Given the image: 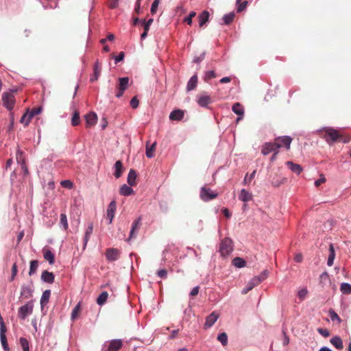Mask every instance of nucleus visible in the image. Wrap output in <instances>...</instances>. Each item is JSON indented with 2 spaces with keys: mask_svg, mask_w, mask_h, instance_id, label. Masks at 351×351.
<instances>
[{
  "mask_svg": "<svg viewBox=\"0 0 351 351\" xmlns=\"http://www.w3.org/2000/svg\"><path fill=\"white\" fill-rule=\"evenodd\" d=\"M321 132L322 137L330 145L337 141L346 143L350 140L349 136H343L337 130L332 128H325Z\"/></svg>",
  "mask_w": 351,
  "mask_h": 351,
  "instance_id": "obj_1",
  "label": "nucleus"
},
{
  "mask_svg": "<svg viewBox=\"0 0 351 351\" xmlns=\"http://www.w3.org/2000/svg\"><path fill=\"white\" fill-rule=\"evenodd\" d=\"M233 250L232 241L230 238L223 239L219 244V252L222 256L229 255Z\"/></svg>",
  "mask_w": 351,
  "mask_h": 351,
  "instance_id": "obj_2",
  "label": "nucleus"
},
{
  "mask_svg": "<svg viewBox=\"0 0 351 351\" xmlns=\"http://www.w3.org/2000/svg\"><path fill=\"white\" fill-rule=\"evenodd\" d=\"M3 105L8 110L13 109L15 104V99L12 92H5L2 95Z\"/></svg>",
  "mask_w": 351,
  "mask_h": 351,
  "instance_id": "obj_3",
  "label": "nucleus"
},
{
  "mask_svg": "<svg viewBox=\"0 0 351 351\" xmlns=\"http://www.w3.org/2000/svg\"><path fill=\"white\" fill-rule=\"evenodd\" d=\"M34 305L32 302H28L25 305L21 306L18 311V317L21 319H25L28 315L33 312Z\"/></svg>",
  "mask_w": 351,
  "mask_h": 351,
  "instance_id": "obj_4",
  "label": "nucleus"
},
{
  "mask_svg": "<svg viewBox=\"0 0 351 351\" xmlns=\"http://www.w3.org/2000/svg\"><path fill=\"white\" fill-rule=\"evenodd\" d=\"M199 195L203 201L207 202L216 198L218 196V193L206 186H203L200 190Z\"/></svg>",
  "mask_w": 351,
  "mask_h": 351,
  "instance_id": "obj_5",
  "label": "nucleus"
},
{
  "mask_svg": "<svg viewBox=\"0 0 351 351\" xmlns=\"http://www.w3.org/2000/svg\"><path fill=\"white\" fill-rule=\"evenodd\" d=\"M129 86V78L128 77H119V84L117 86V91L116 93V97H121L124 91L128 88Z\"/></svg>",
  "mask_w": 351,
  "mask_h": 351,
  "instance_id": "obj_6",
  "label": "nucleus"
},
{
  "mask_svg": "<svg viewBox=\"0 0 351 351\" xmlns=\"http://www.w3.org/2000/svg\"><path fill=\"white\" fill-rule=\"evenodd\" d=\"M6 332V327L3 322V318L0 317V339L2 346L5 351L9 350L8 344L7 342V338L5 335Z\"/></svg>",
  "mask_w": 351,
  "mask_h": 351,
  "instance_id": "obj_7",
  "label": "nucleus"
},
{
  "mask_svg": "<svg viewBox=\"0 0 351 351\" xmlns=\"http://www.w3.org/2000/svg\"><path fill=\"white\" fill-rule=\"evenodd\" d=\"M282 147V145L280 143H267L263 146L261 152L263 155H267L272 152H276L278 148Z\"/></svg>",
  "mask_w": 351,
  "mask_h": 351,
  "instance_id": "obj_8",
  "label": "nucleus"
},
{
  "mask_svg": "<svg viewBox=\"0 0 351 351\" xmlns=\"http://www.w3.org/2000/svg\"><path fill=\"white\" fill-rule=\"evenodd\" d=\"M265 277L256 276L252 278L241 291L242 294L245 295L251 291L254 287L260 284Z\"/></svg>",
  "mask_w": 351,
  "mask_h": 351,
  "instance_id": "obj_9",
  "label": "nucleus"
},
{
  "mask_svg": "<svg viewBox=\"0 0 351 351\" xmlns=\"http://www.w3.org/2000/svg\"><path fill=\"white\" fill-rule=\"evenodd\" d=\"M219 317V314L217 312L214 311L211 314H210L206 318V322L204 325V328L205 329H208L210 327H212L214 324L217 322Z\"/></svg>",
  "mask_w": 351,
  "mask_h": 351,
  "instance_id": "obj_10",
  "label": "nucleus"
},
{
  "mask_svg": "<svg viewBox=\"0 0 351 351\" xmlns=\"http://www.w3.org/2000/svg\"><path fill=\"white\" fill-rule=\"evenodd\" d=\"M120 252L117 249L108 248L106 252V257L108 261L112 262L119 258Z\"/></svg>",
  "mask_w": 351,
  "mask_h": 351,
  "instance_id": "obj_11",
  "label": "nucleus"
},
{
  "mask_svg": "<svg viewBox=\"0 0 351 351\" xmlns=\"http://www.w3.org/2000/svg\"><path fill=\"white\" fill-rule=\"evenodd\" d=\"M141 225V217H138L132 223V226L130 233V237H129V239H128V241H129L130 239L136 237V233L138 232V230L140 229Z\"/></svg>",
  "mask_w": 351,
  "mask_h": 351,
  "instance_id": "obj_12",
  "label": "nucleus"
},
{
  "mask_svg": "<svg viewBox=\"0 0 351 351\" xmlns=\"http://www.w3.org/2000/svg\"><path fill=\"white\" fill-rule=\"evenodd\" d=\"M123 346V342L121 339H112L108 342V351H118Z\"/></svg>",
  "mask_w": 351,
  "mask_h": 351,
  "instance_id": "obj_13",
  "label": "nucleus"
},
{
  "mask_svg": "<svg viewBox=\"0 0 351 351\" xmlns=\"http://www.w3.org/2000/svg\"><path fill=\"white\" fill-rule=\"evenodd\" d=\"M86 127L90 128L95 125L97 121V115L94 112H90L85 115Z\"/></svg>",
  "mask_w": 351,
  "mask_h": 351,
  "instance_id": "obj_14",
  "label": "nucleus"
},
{
  "mask_svg": "<svg viewBox=\"0 0 351 351\" xmlns=\"http://www.w3.org/2000/svg\"><path fill=\"white\" fill-rule=\"evenodd\" d=\"M32 283L29 285H23L21 289V296L28 299L32 297L33 295Z\"/></svg>",
  "mask_w": 351,
  "mask_h": 351,
  "instance_id": "obj_15",
  "label": "nucleus"
},
{
  "mask_svg": "<svg viewBox=\"0 0 351 351\" xmlns=\"http://www.w3.org/2000/svg\"><path fill=\"white\" fill-rule=\"evenodd\" d=\"M117 209V203L114 200H112L108 205L107 209V218L109 219V223L112 222L113 218L114 217V213Z\"/></svg>",
  "mask_w": 351,
  "mask_h": 351,
  "instance_id": "obj_16",
  "label": "nucleus"
},
{
  "mask_svg": "<svg viewBox=\"0 0 351 351\" xmlns=\"http://www.w3.org/2000/svg\"><path fill=\"white\" fill-rule=\"evenodd\" d=\"M93 70H94L93 75L90 79V82H92L97 81L98 80V78L101 74V65L98 60H97L95 62L94 66H93Z\"/></svg>",
  "mask_w": 351,
  "mask_h": 351,
  "instance_id": "obj_17",
  "label": "nucleus"
},
{
  "mask_svg": "<svg viewBox=\"0 0 351 351\" xmlns=\"http://www.w3.org/2000/svg\"><path fill=\"white\" fill-rule=\"evenodd\" d=\"M291 142L292 138L288 136L278 137L275 139V143H280L282 145V147H285L287 149H289Z\"/></svg>",
  "mask_w": 351,
  "mask_h": 351,
  "instance_id": "obj_18",
  "label": "nucleus"
},
{
  "mask_svg": "<svg viewBox=\"0 0 351 351\" xmlns=\"http://www.w3.org/2000/svg\"><path fill=\"white\" fill-rule=\"evenodd\" d=\"M197 102L199 106L202 107H206L208 104L212 103V100L210 96L201 95L198 97Z\"/></svg>",
  "mask_w": 351,
  "mask_h": 351,
  "instance_id": "obj_19",
  "label": "nucleus"
},
{
  "mask_svg": "<svg viewBox=\"0 0 351 351\" xmlns=\"http://www.w3.org/2000/svg\"><path fill=\"white\" fill-rule=\"evenodd\" d=\"M232 110L235 114L239 116L237 119V122H239L243 118L244 114L243 107L241 104L237 102L232 106Z\"/></svg>",
  "mask_w": 351,
  "mask_h": 351,
  "instance_id": "obj_20",
  "label": "nucleus"
},
{
  "mask_svg": "<svg viewBox=\"0 0 351 351\" xmlns=\"http://www.w3.org/2000/svg\"><path fill=\"white\" fill-rule=\"evenodd\" d=\"M184 112L182 110L177 109L173 110L169 114V119L171 121H180L183 119Z\"/></svg>",
  "mask_w": 351,
  "mask_h": 351,
  "instance_id": "obj_21",
  "label": "nucleus"
},
{
  "mask_svg": "<svg viewBox=\"0 0 351 351\" xmlns=\"http://www.w3.org/2000/svg\"><path fill=\"white\" fill-rule=\"evenodd\" d=\"M55 276L52 272L47 270L43 271L41 274V279L43 281L47 283H53L54 282Z\"/></svg>",
  "mask_w": 351,
  "mask_h": 351,
  "instance_id": "obj_22",
  "label": "nucleus"
},
{
  "mask_svg": "<svg viewBox=\"0 0 351 351\" xmlns=\"http://www.w3.org/2000/svg\"><path fill=\"white\" fill-rule=\"evenodd\" d=\"M136 177L137 174L134 169H131L128 173L127 181L129 185L135 186L136 185Z\"/></svg>",
  "mask_w": 351,
  "mask_h": 351,
  "instance_id": "obj_23",
  "label": "nucleus"
},
{
  "mask_svg": "<svg viewBox=\"0 0 351 351\" xmlns=\"http://www.w3.org/2000/svg\"><path fill=\"white\" fill-rule=\"evenodd\" d=\"M132 186H128L127 184H123L120 187L119 193L121 195L129 196L134 193V190L131 187Z\"/></svg>",
  "mask_w": 351,
  "mask_h": 351,
  "instance_id": "obj_24",
  "label": "nucleus"
},
{
  "mask_svg": "<svg viewBox=\"0 0 351 351\" xmlns=\"http://www.w3.org/2000/svg\"><path fill=\"white\" fill-rule=\"evenodd\" d=\"M239 199L244 202H249L252 199V194L245 189H242L239 195Z\"/></svg>",
  "mask_w": 351,
  "mask_h": 351,
  "instance_id": "obj_25",
  "label": "nucleus"
},
{
  "mask_svg": "<svg viewBox=\"0 0 351 351\" xmlns=\"http://www.w3.org/2000/svg\"><path fill=\"white\" fill-rule=\"evenodd\" d=\"M44 258L49 262V264L52 265L54 263L55 257L54 254L49 249L43 250Z\"/></svg>",
  "mask_w": 351,
  "mask_h": 351,
  "instance_id": "obj_26",
  "label": "nucleus"
},
{
  "mask_svg": "<svg viewBox=\"0 0 351 351\" xmlns=\"http://www.w3.org/2000/svg\"><path fill=\"white\" fill-rule=\"evenodd\" d=\"M209 12L206 10L203 11L198 16L199 27H202L209 19Z\"/></svg>",
  "mask_w": 351,
  "mask_h": 351,
  "instance_id": "obj_27",
  "label": "nucleus"
},
{
  "mask_svg": "<svg viewBox=\"0 0 351 351\" xmlns=\"http://www.w3.org/2000/svg\"><path fill=\"white\" fill-rule=\"evenodd\" d=\"M156 142H154L152 145L149 146V142L146 143V156L152 158L154 156V152L156 149Z\"/></svg>",
  "mask_w": 351,
  "mask_h": 351,
  "instance_id": "obj_28",
  "label": "nucleus"
},
{
  "mask_svg": "<svg viewBox=\"0 0 351 351\" xmlns=\"http://www.w3.org/2000/svg\"><path fill=\"white\" fill-rule=\"evenodd\" d=\"M197 84V75H193L189 81L188 82L186 89L188 91H191L192 90H194Z\"/></svg>",
  "mask_w": 351,
  "mask_h": 351,
  "instance_id": "obj_29",
  "label": "nucleus"
},
{
  "mask_svg": "<svg viewBox=\"0 0 351 351\" xmlns=\"http://www.w3.org/2000/svg\"><path fill=\"white\" fill-rule=\"evenodd\" d=\"M115 171L114 176L116 178H119L121 176L123 173V164L121 160L116 161L114 164Z\"/></svg>",
  "mask_w": 351,
  "mask_h": 351,
  "instance_id": "obj_30",
  "label": "nucleus"
},
{
  "mask_svg": "<svg viewBox=\"0 0 351 351\" xmlns=\"http://www.w3.org/2000/svg\"><path fill=\"white\" fill-rule=\"evenodd\" d=\"M287 167L294 173L300 174L302 171V168L300 165L295 164L293 162H287Z\"/></svg>",
  "mask_w": 351,
  "mask_h": 351,
  "instance_id": "obj_31",
  "label": "nucleus"
},
{
  "mask_svg": "<svg viewBox=\"0 0 351 351\" xmlns=\"http://www.w3.org/2000/svg\"><path fill=\"white\" fill-rule=\"evenodd\" d=\"M50 295H51V291L49 289L45 290L43 293L42 297L40 298V305H41L42 308L49 302Z\"/></svg>",
  "mask_w": 351,
  "mask_h": 351,
  "instance_id": "obj_32",
  "label": "nucleus"
},
{
  "mask_svg": "<svg viewBox=\"0 0 351 351\" xmlns=\"http://www.w3.org/2000/svg\"><path fill=\"white\" fill-rule=\"evenodd\" d=\"M33 117H34L32 116V114L29 111H27L22 116L20 122L24 124L25 126H27L28 125V124L29 123Z\"/></svg>",
  "mask_w": 351,
  "mask_h": 351,
  "instance_id": "obj_33",
  "label": "nucleus"
},
{
  "mask_svg": "<svg viewBox=\"0 0 351 351\" xmlns=\"http://www.w3.org/2000/svg\"><path fill=\"white\" fill-rule=\"evenodd\" d=\"M330 343L337 349L341 350L343 348L341 339L337 336L332 337L330 339Z\"/></svg>",
  "mask_w": 351,
  "mask_h": 351,
  "instance_id": "obj_34",
  "label": "nucleus"
},
{
  "mask_svg": "<svg viewBox=\"0 0 351 351\" xmlns=\"http://www.w3.org/2000/svg\"><path fill=\"white\" fill-rule=\"evenodd\" d=\"M329 252H330V254L328 256L327 265L328 266H332L333 265L334 259L335 258V252L334 246L332 244L330 245Z\"/></svg>",
  "mask_w": 351,
  "mask_h": 351,
  "instance_id": "obj_35",
  "label": "nucleus"
},
{
  "mask_svg": "<svg viewBox=\"0 0 351 351\" xmlns=\"http://www.w3.org/2000/svg\"><path fill=\"white\" fill-rule=\"evenodd\" d=\"M232 264L238 268H241L245 266L246 262L244 259L240 257H236L232 260Z\"/></svg>",
  "mask_w": 351,
  "mask_h": 351,
  "instance_id": "obj_36",
  "label": "nucleus"
},
{
  "mask_svg": "<svg viewBox=\"0 0 351 351\" xmlns=\"http://www.w3.org/2000/svg\"><path fill=\"white\" fill-rule=\"evenodd\" d=\"M108 298V293L106 291H103L97 298V303L99 305H103Z\"/></svg>",
  "mask_w": 351,
  "mask_h": 351,
  "instance_id": "obj_37",
  "label": "nucleus"
},
{
  "mask_svg": "<svg viewBox=\"0 0 351 351\" xmlns=\"http://www.w3.org/2000/svg\"><path fill=\"white\" fill-rule=\"evenodd\" d=\"M286 179L285 178H280L277 175L273 178L271 181V184L275 187L280 186L282 184L285 182Z\"/></svg>",
  "mask_w": 351,
  "mask_h": 351,
  "instance_id": "obj_38",
  "label": "nucleus"
},
{
  "mask_svg": "<svg viewBox=\"0 0 351 351\" xmlns=\"http://www.w3.org/2000/svg\"><path fill=\"white\" fill-rule=\"evenodd\" d=\"M234 16H235V14L234 12H230V13L224 15L223 17L224 23L226 25L230 24L233 21Z\"/></svg>",
  "mask_w": 351,
  "mask_h": 351,
  "instance_id": "obj_39",
  "label": "nucleus"
},
{
  "mask_svg": "<svg viewBox=\"0 0 351 351\" xmlns=\"http://www.w3.org/2000/svg\"><path fill=\"white\" fill-rule=\"evenodd\" d=\"M340 290L344 294H350L351 285H350L349 283L343 282L341 285Z\"/></svg>",
  "mask_w": 351,
  "mask_h": 351,
  "instance_id": "obj_40",
  "label": "nucleus"
},
{
  "mask_svg": "<svg viewBox=\"0 0 351 351\" xmlns=\"http://www.w3.org/2000/svg\"><path fill=\"white\" fill-rule=\"evenodd\" d=\"M328 315L331 319L332 321L335 322L337 321L339 324L341 322V319L339 317V316L335 313V311L333 309H330L328 311Z\"/></svg>",
  "mask_w": 351,
  "mask_h": 351,
  "instance_id": "obj_41",
  "label": "nucleus"
},
{
  "mask_svg": "<svg viewBox=\"0 0 351 351\" xmlns=\"http://www.w3.org/2000/svg\"><path fill=\"white\" fill-rule=\"evenodd\" d=\"M38 267V263L37 261H32L30 262V268H29V276H32V274H34L37 268Z\"/></svg>",
  "mask_w": 351,
  "mask_h": 351,
  "instance_id": "obj_42",
  "label": "nucleus"
},
{
  "mask_svg": "<svg viewBox=\"0 0 351 351\" xmlns=\"http://www.w3.org/2000/svg\"><path fill=\"white\" fill-rule=\"evenodd\" d=\"M80 123V113L78 111H75L71 119V124L73 126H76Z\"/></svg>",
  "mask_w": 351,
  "mask_h": 351,
  "instance_id": "obj_43",
  "label": "nucleus"
},
{
  "mask_svg": "<svg viewBox=\"0 0 351 351\" xmlns=\"http://www.w3.org/2000/svg\"><path fill=\"white\" fill-rule=\"evenodd\" d=\"M20 344L21 348H23V351H29V343L27 339L24 337H21L20 339Z\"/></svg>",
  "mask_w": 351,
  "mask_h": 351,
  "instance_id": "obj_44",
  "label": "nucleus"
},
{
  "mask_svg": "<svg viewBox=\"0 0 351 351\" xmlns=\"http://www.w3.org/2000/svg\"><path fill=\"white\" fill-rule=\"evenodd\" d=\"M216 77V74L214 71H206L204 76V80L206 82H208L210 79L215 78Z\"/></svg>",
  "mask_w": 351,
  "mask_h": 351,
  "instance_id": "obj_45",
  "label": "nucleus"
},
{
  "mask_svg": "<svg viewBox=\"0 0 351 351\" xmlns=\"http://www.w3.org/2000/svg\"><path fill=\"white\" fill-rule=\"evenodd\" d=\"M217 339L221 343L223 346H226L228 343V336L226 332L219 334L217 337Z\"/></svg>",
  "mask_w": 351,
  "mask_h": 351,
  "instance_id": "obj_46",
  "label": "nucleus"
},
{
  "mask_svg": "<svg viewBox=\"0 0 351 351\" xmlns=\"http://www.w3.org/2000/svg\"><path fill=\"white\" fill-rule=\"evenodd\" d=\"M60 224L63 226L64 230L68 229V223H67V217L66 214L62 213L60 215Z\"/></svg>",
  "mask_w": 351,
  "mask_h": 351,
  "instance_id": "obj_47",
  "label": "nucleus"
},
{
  "mask_svg": "<svg viewBox=\"0 0 351 351\" xmlns=\"http://www.w3.org/2000/svg\"><path fill=\"white\" fill-rule=\"evenodd\" d=\"M80 312V303H78L72 311L71 319H75Z\"/></svg>",
  "mask_w": 351,
  "mask_h": 351,
  "instance_id": "obj_48",
  "label": "nucleus"
},
{
  "mask_svg": "<svg viewBox=\"0 0 351 351\" xmlns=\"http://www.w3.org/2000/svg\"><path fill=\"white\" fill-rule=\"evenodd\" d=\"M195 16H196L195 12H194V11L191 12L189 16L184 19V22H186L189 25H191L193 18H194Z\"/></svg>",
  "mask_w": 351,
  "mask_h": 351,
  "instance_id": "obj_49",
  "label": "nucleus"
},
{
  "mask_svg": "<svg viewBox=\"0 0 351 351\" xmlns=\"http://www.w3.org/2000/svg\"><path fill=\"white\" fill-rule=\"evenodd\" d=\"M157 275L160 278L165 279L167 277V271L165 269H160L158 271Z\"/></svg>",
  "mask_w": 351,
  "mask_h": 351,
  "instance_id": "obj_50",
  "label": "nucleus"
},
{
  "mask_svg": "<svg viewBox=\"0 0 351 351\" xmlns=\"http://www.w3.org/2000/svg\"><path fill=\"white\" fill-rule=\"evenodd\" d=\"M159 3H160L159 0H154V2L152 3V7H151V12L152 14L156 13L158 6L159 5Z\"/></svg>",
  "mask_w": 351,
  "mask_h": 351,
  "instance_id": "obj_51",
  "label": "nucleus"
},
{
  "mask_svg": "<svg viewBox=\"0 0 351 351\" xmlns=\"http://www.w3.org/2000/svg\"><path fill=\"white\" fill-rule=\"evenodd\" d=\"M307 293L308 291L306 289H302L300 291H299L298 296L301 300H303L306 298Z\"/></svg>",
  "mask_w": 351,
  "mask_h": 351,
  "instance_id": "obj_52",
  "label": "nucleus"
},
{
  "mask_svg": "<svg viewBox=\"0 0 351 351\" xmlns=\"http://www.w3.org/2000/svg\"><path fill=\"white\" fill-rule=\"evenodd\" d=\"M17 271H18V270H17L16 264L14 263L12 265V276H11L10 281L14 280V279L15 278V276L17 274Z\"/></svg>",
  "mask_w": 351,
  "mask_h": 351,
  "instance_id": "obj_53",
  "label": "nucleus"
},
{
  "mask_svg": "<svg viewBox=\"0 0 351 351\" xmlns=\"http://www.w3.org/2000/svg\"><path fill=\"white\" fill-rule=\"evenodd\" d=\"M247 5V1H242L241 3H239L238 4L237 11L238 12H242L243 10H244L246 8Z\"/></svg>",
  "mask_w": 351,
  "mask_h": 351,
  "instance_id": "obj_54",
  "label": "nucleus"
},
{
  "mask_svg": "<svg viewBox=\"0 0 351 351\" xmlns=\"http://www.w3.org/2000/svg\"><path fill=\"white\" fill-rule=\"evenodd\" d=\"M130 106L132 108L136 109L138 106V100L136 97H132L130 101Z\"/></svg>",
  "mask_w": 351,
  "mask_h": 351,
  "instance_id": "obj_55",
  "label": "nucleus"
},
{
  "mask_svg": "<svg viewBox=\"0 0 351 351\" xmlns=\"http://www.w3.org/2000/svg\"><path fill=\"white\" fill-rule=\"evenodd\" d=\"M255 173L256 171H254L249 178H247V175H246L243 180V184H249L250 182L254 178Z\"/></svg>",
  "mask_w": 351,
  "mask_h": 351,
  "instance_id": "obj_56",
  "label": "nucleus"
},
{
  "mask_svg": "<svg viewBox=\"0 0 351 351\" xmlns=\"http://www.w3.org/2000/svg\"><path fill=\"white\" fill-rule=\"evenodd\" d=\"M326 182V178L323 174H321L320 178L315 182V185L316 186H320L322 184Z\"/></svg>",
  "mask_w": 351,
  "mask_h": 351,
  "instance_id": "obj_57",
  "label": "nucleus"
},
{
  "mask_svg": "<svg viewBox=\"0 0 351 351\" xmlns=\"http://www.w3.org/2000/svg\"><path fill=\"white\" fill-rule=\"evenodd\" d=\"M23 159H25L23 156V154L20 150H18L16 153V160L18 163H19L21 165L23 163Z\"/></svg>",
  "mask_w": 351,
  "mask_h": 351,
  "instance_id": "obj_58",
  "label": "nucleus"
},
{
  "mask_svg": "<svg viewBox=\"0 0 351 351\" xmlns=\"http://www.w3.org/2000/svg\"><path fill=\"white\" fill-rule=\"evenodd\" d=\"M317 331L319 334H321L322 336L327 337L330 335V332L327 329L324 328H318Z\"/></svg>",
  "mask_w": 351,
  "mask_h": 351,
  "instance_id": "obj_59",
  "label": "nucleus"
},
{
  "mask_svg": "<svg viewBox=\"0 0 351 351\" xmlns=\"http://www.w3.org/2000/svg\"><path fill=\"white\" fill-rule=\"evenodd\" d=\"M21 169L23 170L24 174L25 176L28 175L29 174V171H28V169H27V167L25 164V159H23V163L21 164Z\"/></svg>",
  "mask_w": 351,
  "mask_h": 351,
  "instance_id": "obj_60",
  "label": "nucleus"
},
{
  "mask_svg": "<svg viewBox=\"0 0 351 351\" xmlns=\"http://www.w3.org/2000/svg\"><path fill=\"white\" fill-rule=\"evenodd\" d=\"M41 110H42V108L41 107H38V108H34L29 112L32 114V116L34 117L35 115L38 114L39 113H40Z\"/></svg>",
  "mask_w": 351,
  "mask_h": 351,
  "instance_id": "obj_61",
  "label": "nucleus"
},
{
  "mask_svg": "<svg viewBox=\"0 0 351 351\" xmlns=\"http://www.w3.org/2000/svg\"><path fill=\"white\" fill-rule=\"evenodd\" d=\"M125 57V53L124 52L121 51L119 53V55L115 57V62L117 63L121 60H123Z\"/></svg>",
  "mask_w": 351,
  "mask_h": 351,
  "instance_id": "obj_62",
  "label": "nucleus"
},
{
  "mask_svg": "<svg viewBox=\"0 0 351 351\" xmlns=\"http://www.w3.org/2000/svg\"><path fill=\"white\" fill-rule=\"evenodd\" d=\"M61 184H62V186L66 187V188H69V189L71 188L72 186H73L72 182L71 181H69V180L62 181L61 182Z\"/></svg>",
  "mask_w": 351,
  "mask_h": 351,
  "instance_id": "obj_63",
  "label": "nucleus"
},
{
  "mask_svg": "<svg viewBox=\"0 0 351 351\" xmlns=\"http://www.w3.org/2000/svg\"><path fill=\"white\" fill-rule=\"evenodd\" d=\"M118 1L119 0H111L109 3V7L111 9H114L118 6Z\"/></svg>",
  "mask_w": 351,
  "mask_h": 351,
  "instance_id": "obj_64",
  "label": "nucleus"
}]
</instances>
